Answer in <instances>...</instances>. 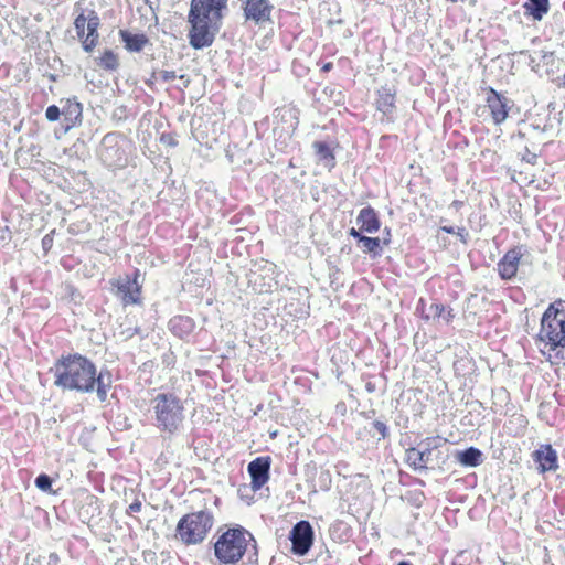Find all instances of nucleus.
Segmentation results:
<instances>
[{
	"label": "nucleus",
	"mask_w": 565,
	"mask_h": 565,
	"mask_svg": "<svg viewBox=\"0 0 565 565\" xmlns=\"http://www.w3.org/2000/svg\"><path fill=\"white\" fill-rule=\"evenodd\" d=\"M54 385L78 393L96 392L100 403L107 401L113 385V374L107 367H97L93 361L79 353L61 355L51 367Z\"/></svg>",
	"instance_id": "nucleus-1"
},
{
	"label": "nucleus",
	"mask_w": 565,
	"mask_h": 565,
	"mask_svg": "<svg viewBox=\"0 0 565 565\" xmlns=\"http://www.w3.org/2000/svg\"><path fill=\"white\" fill-rule=\"evenodd\" d=\"M249 563H256L258 557L257 542L254 535L239 524H234L222 532L213 544L214 556L220 565H236L248 552Z\"/></svg>",
	"instance_id": "nucleus-2"
},
{
	"label": "nucleus",
	"mask_w": 565,
	"mask_h": 565,
	"mask_svg": "<svg viewBox=\"0 0 565 565\" xmlns=\"http://www.w3.org/2000/svg\"><path fill=\"white\" fill-rule=\"evenodd\" d=\"M151 405L154 414V426L162 434L175 435L183 427L185 408L182 399L172 392L158 393Z\"/></svg>",
	"instance_id": "nucleus-3"
},
{
	"label": "nucleus",
	"mask_w": 565,
	"mask_h": 565,
	"mask_svg": "<svg viewBox=\"0 0 565 565\" xmlns=\"http://www.w3.org/2000/svg\"><path fill=\"white\" fill-rule=\"evenodd\" d=\"M214 523V514L207 509L186 513L177 523L174 539L186 546L200 545L207 539Z\"/></svg>",
	"instance_id": "nucleus-4"
},
{
	"label": "nucleus",
	"mask_w": 565,
	"mask_h": 565,
	"mask_svg": "<svg viewBox=\"0 0 565 565\" xmlns=\"http://www.w3.org/2000/svg\"><path fill=\"white\" fill-rule=\"evenodd\" d=\"M539 341L554 351L565 349V300L550 303L541 318ZM562 359L565 356L562 354Z\"/></svg>",
	"instance_id": "nucleus-5"
},
{
	"label": "nucleus",
	"mask_w": 565,
	"mask_h": 565,
	"mask_svg": "<svg viewBox=\"0 0 565 565\" xmlns=\"http://www.w3.org/2000/svg\"><path fill=\"white\" fill-rule=\"evenodd\" d=\"M188 22L190 23L189 43L194 50H203L213 44L216 33L221 29V24L214 25L212 20H207L189 10Z\"/></svg>",
	"instance_id": "nucleus-6"
},
{
	"label": "nucleus",
	"mask_w": 565,
	"mask_h": 565,
	"mask_svg": "<svg viewBox=\"0 0 565 565\" xmlns=\"http://www.w3.org/2000/svg\"><path fill=\"white\" fill-rule=\"evenodd\" d=\"M447 444V439L437 435L422 439L417 447H409L405 451V460L414 471H423L433 461L436 450Z\"/></svg>",
	"instance_id": "nucleus-7"
},
{
	"label": "nucleus",
	"mask_w": 565,
	"mask_h": 565,
	"mask_svg": "<svg viewBox=\"0 0 565 565\" xmlns=\"http://www.w3.org/2000/svg\"><path fill=\"white\" fill-rule=\"evenodd\" d=\"M111 284L115 288V295L121 299L124 306L141 302L142 279L139 269H135L132 276L126 275Z\"/></svg>",
	"instance_id": "nucleus-8"
},
{
	"label": "nucleus",
	"mask_w": 565,
	"mask_h": 565,
	"mask_svg": "<svg viewBox=\"0 0 565 565\" xmlns=\"http://www.w3.org/2000/svg\"><path fill=\"white\" fill-rule=\"evenodd\" d=\"M291 553L296 556H305L309 553L315 541V531L307 520L297 522L289 532Z\"/></svg>",
	"instance_id": "nucleus-9"
},
{
	"label": "nucleus",
	"mask_w": 565,
	"mask_h": 565,
	"mask_svg": "<svg viewBox=\"0 0 565 565\" xmlns=\"http://www.w3.org/2000/svg\"><path fill=\"white\" fill-rule=\"evenodd\" d=\"M274 6L269 0H245L242 3L243 18L245 22H252L263 28L271 24Z\"/></svg>",
	"instance_id": "nucleus-10"
},
{
	"label": "nucleus",
	"mask_w": 565,
	"mask_h": 565,
	"mask_svg": "<svg viewBox=\"0 0 565 565\" xmlns=\"http://www.w3.org/2000/svg\"><path fill=\"white\" fill-rule=\"evenodd\" d=\"M190 10L212 20L214 25H222V20L228 12V0H191Z\"/></svg>",
	"instance_id": "nucleus-11"
},
{
	"label": "nucleus",
	"mask_w": 565,
	"mask_h": 565,
	"mask_svg": "<svg viewBox=\"0 0 565 565\" xmlns=\"http://www.w3.org/2000/svg\"><path fill=\"white\" fill-rule=\"evenodd\" d=\"M99 156L103 162L108 167L124 166L125 151L119 145V137L116 132L106 134L100 142Z\"/></svg>",
	"instance_id": "nucleus-12"
},
{
	"label": "nucleus",
	"mask_w": 565,
	"mask_h": 565,
	"mask_svg": "<svg viewBox=\"0 0 565 565\" xmlns=\"http://www.w3.org/2000/svg\"><path fill=\"white\" fill-rule=\"evenodd\" d=\"M271 458L260 456L252 460L247 466V472L250 476V488L253 492L260 490L269 480Z\"/></svg>",
	"instance_id": "nucleus-13"
},
{
	"label": "nucleus",
	"mask_w": 565,
	"mask_h": 565,
	"mask_svg": "<svg viewBox=\"0 0 565 565\" xmlns=\"http://www.w3.org/2000/svg\"><path fill=\"white\" fill-rule=\"evenodd\" d=\"M486 102L493 122L501 125L508 118L511 100L494 88L489 87Z\"/></svg>",
	"instance_id": "nucleus-14"
},
{
	"label": "nucleus",
	"mask_w": 565,
	"mask_h": 565,
	"mask_svg": "<svg viewBox=\"0 0 565 565\" xmlns=\"http://www.w3.org/2000/svg\"><path fill=\"white\" fill-rule=\"evenodd\" d=\"M523 250L525 247L523 245L515 246L509 249L503 257L498 262V273L501 279L511 280L515 277L518 271V266L523 256Z\"/></svg>",
	"instance_id": "nucleus-15"
},
{
	"label": "nucleus",
	"mask_w": 565,
	"mask_h": 565,
	"mask_svg": "<svg viewBox=\"0 0 565 565\" xmlns=\"http://www.w3.org/2000/svg\"><path fill=\"white\" fill-rule=\"evenodd\" d=\"M533 460L537 463L540 473L556 471L558 469V456L556 450L550 445H543L532 454Z\"/></svg>",
	"instance_id": "nucleus-16"
},
{
	"label": "nucleus",
	"mask_w": 565,
	"mask_h": 565,
	"mask_svg": "<svg viewBox=\"0 0 565 565\" xmlns=\"http://www.w3.org/2000/svg\"><path fill=\"white\" fill-rule=\"evenodd\" d=\"M61 103H63L62 127L64 132H67L73 127L81 125L83 107L82 104L75 99H66L65 102L62 100Z\"/></svg>",
	"instance_id": "nucleus-17"
},
{
	"label": "nucleus",
	"mask_w": 565,
	"mask_h": 565,
	"mask_svg": "<svg viewBox=\"0 0 565 565\" xmlns=\"http://www.w3.org/2000/svg\"><path fill=\"white\" fill-rule=\"evenodd\" d=\"M100 24L99 17L94 9H90V19L87 28V33L84 34L82 42L83 50L87 53L92 52L98 43V28Z\"/></svg>",
	"instance_id": "nucleus-18"
},
{
	"label": "nucleus",
	"mask_w": 565,
	"mask_h": 565,
	"mask_svg": "<svg viewBox=\"0 0 565 565\" xmlns=\"http://www.w3.org/2000/svg\"><path fill=\"white\" fill-rule=\"evenodd\" d=\"M168 326L175 337L185 339L193 332L195 322L191 317L180 315L171 318Z\"/></svg>",
	"instance_id": "nucleus-19"
},
{
	"label": "nucleus",
	"mask_w": 565,
	"mask_h": 565,
	"mask_svg": "<svg viewBox=\"0 0 565 565\" xmlns=\"http://www.w3.org/2000/svg\"><path fill=\"white\" fill-rule=\"evenodd\" d=\"M356 223L360 224L361 231L370 234L376 233L381 227V222L377 216V213L371 206L363 207L359 212Z\"/></svg>",
	"instance_id": "nucleus-20"
},
{
	"label": "nucleus",
	"mask_w": 565,
	"mask_h": 565,
	"mask_svg": "<svg viewBox=\"0 0 565 565\" xmlns=\"http://www.w3.org/2000/svg\"><path fill=\"white\" fill-rule=\"evenodd\" d=\"M376 109L385 116L393 115L395 110V90L382 86L377 90Z\"/></svg>",
	"instance_id": "nucleus-21"
},
{
	"label": "nucleus",
	"mask_w": 565,
	"mask_h": 565,
	"mask_svg": "<svg viewBox=\"0 0 565 565\" xmlns=\"http://www.w3.org/2000/svg\"><path fill=\"white\" fill-rule=\"evenodd\" d=\"M456 460L467 468H476L483 462V454L477 447L470 446L456 452Z\"/></svg>",
	"instance_id": "nucleus-22"
},
{
	"label": "nucleus",
	"mask_w": 565,
	"mask_h": 565,
	"mask_svg": "<svg viewBox=\"0 0 565 565\" xmlns=\"http://www.w3.org/2000/svg\"><path fill=\"white\" fill-rule=\"evenodd\" d=\"M524 15L541 21L550 11V0H526L523 3Z\"/></svg>",
	"instance_id": "nucleus-23"
},
{
	"label": "nucleus",
	"mask_w": 565,
	"mask_h": 565,
	"mask_svg": "<svg viewBox=\"0 0 565 565\" xmlns=\"http://www.w3.org/2000/svg\"><path fill=\"white\" fill-rule=\"evenodd\" d=\"M119 35L129 52H140L149 42L148 36L143 33H131L128 30H120Z\"/></svg>",
	"instance_id": "nucleus-24"
},
{
	"label": "nucleus",
	"mask_w": 565,
	"mask_h": 565,
	"mask_svg": "<svg viewBox=\"0 0 565 565\" xmlns=\"http://www.w3.org/2000/svg\"><path fill=\"white\" fill-rule=\"evenodd\" d=\"M312 149L319 162H322L329 169L335 166V156L333 149L327 141H315Z\"/></svg>",
	"instance_id": "nucleus-25"
},
{
	"label": "nucleus",
	"mask_w": 565,
	"mask_h": 565,
	"mask_svg": "<svg viewBox=\"0 0 565 565\" xmlns=\"http://www.w3.org/2000/svg\"><path fill=\"white\" fill-rule=\"evenodd\" d=\"M90 19V10H82V12L74 20V28L76 30V34L78 40L84 39L85 30L88 28Z\"/></svg>",
	"instance_id": "nucleus-26"
},
{
	"label": "nucleus",
	"mask_w": 565,
	"mask_h": 565,
	"mask_svg": "<svg viewBox=\"0 0 565 565\" xmlns=\"http://www.w3.org/2000/svg\"><path fill=\"white\" fill-rule=\"evenodd\" d=\"M360 244H362L364 253L372 254L374 257L380 256L382 253L381 239L379 237L364 235Z\"/></svg>",
	"instance_id": "nucleus-27"
},
{
	"label": "nucleus",
	"mask_w": 565,
	"mask_h": 565,
	"mask_svg": "<svg viewBox=\"0 0 565 565\" xmlns=\"http://www.w3.org/2000/svg\"><path fill=\"white\" fill-rule=\"evenodd\" d=\"M98 65L106 71H116L119 62L117 55L111 50H106L100 56Z\"/></svg>",
	"instance_id": "nucleus-28"
},
{
	"label": "nucleus",
	"mask_w": 565,
	"mask_h": 565,
	"mask_svg": "<svg viewBox=\"0 0 565 565\" xmlns=\"http://www.w3.org/2000/svg\"><path fill=\"white\" fill-rule=\"evenodd\" d=\"M52 483H53V480L52 478L46 475V473H40L35 480H34V484L38 489L44 491V492H47L51 490L52 488Z\"/></svg>",
	"instance_id": "nucleus-29"
},
{
	"label": "nucleus",
	"mask_w": 565,
	"mask_h": 565,
	"mask_svg": "<svg viewBox=\"0 0 565 565\" xmlns=\"http://www.w3.org/2000/svg\"><path fill=\"white\" fill-rule=\"evenodd\" d=\"M371 425H372V428L380 435L377 440L385 439L388 437L390 430H388L386 423H384L380 419H375L374 422H372Z\"/></svg>",
	"instance_id": "nucleus-30"
},
{
	"label": "nucleus",
	"mask_w": 565,
	"mask_h": 565,
	"mask_svg": "<svg viewBox=\"0 0 565 565\" xmlns=\"http://www.w3.org/2000/svg\"><path fill=\"white\" fill-rule=\"evenodd\" d=\"M62 113H63V110L58 106L50 105L45 110V118L49 121L54 122L60 119V117L62 116Z\"/></svg>",
	"instance_id": "nucleus-31"
},
{
	"label": "nucleus",
	"mask_w": 565,
	"mask_h": 565,
	"mask_svg": "<svg viewBox=\"0 0 565 565\" xmlns=\"http://www.w3.org/2000/svg\"><path fill=\"white\" fill-rule=\"evenodd\" d=\"M249 492H253L250 484H242L237 490L241 500L245 501L247 504H250V502L253 501V495H250Z\"/></svg>",
	"instance_id": "nucleus-32"
},
{
	"label": "nucleus",
	"mask_w": 565,
	"mask_h": 565,
	"mask_svg": "<svg viewBox=\"0 0 565 565\" xmlns=\"http://www.w3.org/2000/svg\"><path fill=\"white\" fill-rule=\"evenodd\" d=\"M54 235H55V230H52L50 233L44 235V237L42 238V248H43L44 254H47L51 250V248L53 247Z\"/></svg>",
	"instance_id": "nucleus-33"
},
{
	"label": "nucleus",
	"mask_w": 565,
	"mask_h": 565,
	"mask_svg": "<svg viewBox=\"0 0 565 565\" xmlns=\"http://www.w3.org/2000/svg\"><path fill=\"white\" fill-rule=\"evenodd\" d=\"M160 142L162 145H166L168 147H171V148H174L178 146V140L175 138V136L171 132H163L161 136H160Z\"/></svg>",
	"instance_id": "nucleus-34"
},
{
	"label": "nucleus",
	"mask_w": 565,
	"mask_h": 565,
	"mask_svg": "<svg viewBox=\"0 0 565 565\" xmlns=\"http://www.w3.org/2000/svg\"><path fill=\"white\" fill-rule=\"evenodd\" d=\"M522 160L532 166H535L537 163V154L531 152L530 149L527 147H525L524 153L522 156Z\"/></svg>",
	"instance_id": "nucleus-35"
},
{
	"label": "nucleus",
	"mask_w": 565,
	"mask_h": 565,
	"mask_svg": "<svg viewBox=\"0 0 565 565\" xmlns=\"http://www.w3.org/2000/svg\"><path fill=\"white\" fill-rule=\"evenodd\" d=\"M429 311L434 317H443L445 312V306L443 303H431Z\"/></svg>",
	"instance_id": "nucleus-36"
},
{
	"label": "nucleus",
	"mask_w": 565,
	"mask_h": 565,
	"mask_svg": "<svg viewBox=\"0 0 565 565\" xmlns=\"http://www.w3.org/2000/svg\"><path fill=\"white\" fill-rule=\"evenodd\" d=\"M141 507H142L141 500L135 499V501L128 507L127 514L140 512Z\"/></svg>",
	"instance_id": "nucleus-37"
},
{
	"label": "nucleus",
	"mask_w": 565,
	"mask_h": 565,
	"mask_svg": "<svg viewBox=\"0 0 565 565\" xmlns=\"http://www.w3.org/2000/svg\"><path fill=\"white\" fill-rule=\"evenodd\" d=\"M60 562H61L60 556L54 552L50 553L46 558L44 557L45 565H58Z\"/></svg>",
	"instance_id": "nucleus-38"
},
{
	"label": "nucleus",
	"mask_w": 565,
	"mask_h": 565,
	"mask_svg": "<svg viewBox=\"0 0 565 565\" xmlns=\"http://www.w3.org/2000/svg\"><path fill=\"white\" fill-rule=\"evenodd\" d=\"M455 234L459 237L461 243L467 244L468 238H469V233H468V231L465 227L456 228V233Z\"/></svg>",
	"instance_id": "nucleus-39"
},
{
	"label": "nucleus",
	"mask_w": 565,
	"mask_h": 565,
	"mask_svg": "<svg viewBox=\"0 0 565 565\" xmlns=\"http://www.w3.org/2000/svg\"><path fill=\"white\" fill-rule=\"evenodd\" d=\"M363 231L360 230H356L354 227H351L349 230V235L352 236L353 238H355L358 241V243H360L362 241V238L364 237V235L362 234Z\"/></svg>",
	"instance_id": "nucleus-40"
},
{
	"label": "nucleus",
	"mask_w": 565,
	"mask_h": 565,
	"mask_svg": "<svg viewBox=\"0 0 565 565\" xmlns=\"http://www.w3.org/2000/svg\"><path fill=\"white\" fill-rule=\"evenodd\" d=\"M160 75L163 82H170L177 77L173 71H162Z\"/></svg>",
	"instance_id": "nucleus-41"
},
{
	"label": "nucleus",
	"mask_w": 565,
	"mask_h": 565,
	"mask_svg": "<svg viewBox=\"0 0 565 565\" xmlns=\"http://www.w3.org/2000/svg\"><path fill=\"white\" fill-rule=\"evenodd\" d=\"M454 317H455V313H454V310H452L451 308H449V309H447V310L445 309V312H444V315H443V318H444V320H445L447 323H449V322L452 320V318H454Z\"/></svg>",
	"instance_id": "nucleus-42"
},
{
	"label": "nucleus",
	"mask_w": 565,
	"mask_h": 565,
	"mask_svg": "<svg viewBox=\"0 0 565 565\" xmlns=\"http://www.w3.org/2000/svg\"><path fill=\"white\" fill-rule=\"evenodd\" d=\"M125 113H126V107L125 106H120V107L115 109L113 117L114 118L117 117V118L121 119L125 116Z\"/></svg>",
	"instance_id": "nucleus-43"
},
{
	"label": "nucleus",
	"mask_w": 565,
	"mask_h": 565,
	"mask_svg": "<svg viewBox=\"0 0 565 565\" xmlns=\"http://www.w3.org/2000/svg\"><path fill=\"white\" fill-rule=\"evenodd\" d=\"M26 561H29V557H26ZM26 565H45L44 557L39 556L38 558H32L31 562L26 563Z\"/></svg>",
	"instance_id": "nucleus-44"
},
{
	"label": "nucleus",
	"mask_w": 565,
	"mask_h": 565,
	"mask_svg": "<svg viewBox=\"0 0 565 565\" xmlns=\"http://www.w3.org/2000/svg\"><path fill=\"white\" fill-rule=\"evenodd\" d=\"M384 233H385V236L383 238V244L388 245L391 242V230L388 227H385Z\"/></svg>",
	"instance_id": "nucleus-45"
},
{
	"label": "nucleus",
	"mask_w": 565,
	"mask_h": 565,
	"mask_svg": "<svg viewBox=\"0 0 565 565\" xmlns=\"http://www.w3.org/2000/svg\"><path fill=\"white\" fill-rule=\"evenodd\" d=\"M440 231L447 233V234H455L456 233V228L454 226H450V225H444L440 227Z\"/></svg>",
	"instance_id": "nucleus-46"
},
{
	"label": "nucleus",
	"mask_w": 565,
	"mask_h": 565,
	"mask_svg": "<svg viewBox=\"0 0 565 565\" xmlns=\"http://www.w3.org/2000/svg\"><path fill=\"white\" fill-rule=\"evenodd\" d=\"M154 78H156V73L153 72V73H152V75H151V77H150L148 81H146V84H147L148 86L152 85V84H153Z\"/></svg>",
	"instance_id": "nucleus-47"
},
{
	"label": "nucleus",
	"mask_w": 565,
	"mask_h": 565,
	"mask_svg": "<svg viewBox=\"0 0 565 565\" xmlns=\"http://www.w3.org/2000/svg\"><path fill=\"white\" fill-rule=\"evenodd\" d=\"M365 387H366L367 392H373L374 391V385L372 383H370V382L366 383Z\"/></svg>",
	"instance_id": "nucleus-48"
},
{
	"label": "nucleus",
	"mask_w": 565,
	"mask_h": 565,
	"mask_svg": "<svg viewBox=\"0 0 565 565\" xmlns=\"http://www.w3.org/2000/svg\"><path fill=\"white\" fill-rule=\"evenodd\" d=\"M331 67H332V63H327V64L323 65L322 70L323 71H330Z\"/></svg>",
	"instance_id": "nucleus-49"
},
{
	"label": "nucleus",
	"mask_w": 565,
	"mask_h": 565,
	"mask_svg": "<svg viewBox=\"0 0 565 565\" xmlns=\"http://www.w3.org/2000/svg\"><path fill=\"white\" fill-rule=\"evenodd\" d=\"M396 565H413L409 561H401Z\"/></svg>",
	"instance_id": "nucleus-50"
},
{
	"label": "nucleus",
	"mask_w": 565,
	"mask_h": 565,
	"mask_svg": "<svg viewBox=\"0 0 565 565\" xmlns=\"http://www.w3.org/2000/svg\"><path fill=\"white\" fill-rule=\"evenodd\" d=\"M138 331H139V329H138V328H136V329L134 330V332H130V331L128 330V334H127V337H128V338H131V337H132L135 333H137Z\"/></svg>",
	"instance_id": "nucleus-51"
},
{
	"label": "nucleus",
	"mask_w": 565,
	"mask_h": 565,
	"mask_svg": "<svg viewBox=\"0 0 565 565\" xmlns=\"http://www.w3.org/2000/svg\"><path fill=\"white\" fill-rule=\"evenodd\" d=\"M454 204H455L456 206H460V205L462 204V202H460V201H454Z\"/></svg>",
	"instance_id": "nucleus-52"
},
{
	"label": "nucleus",
	"mask_w": 565,
	"mask_h": 565,
	"mask_svg": "<svg viewBox=\"0 0 565 565\" xmlns=\"http://www.w3.org/2000/svg\"><path fill=\"white\" fill-rule=\"evenodd\" d=\"M50 78H51L52 81H55V76H54V75H51V76H50Z\"/></svg>",
	"instance_id": "nucleus-53"
}]
</instances>
